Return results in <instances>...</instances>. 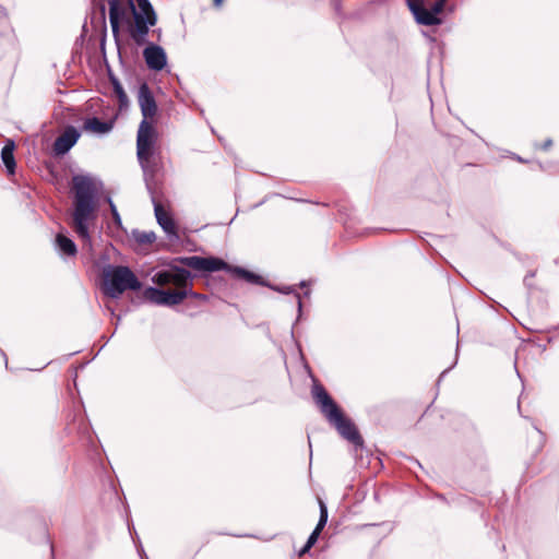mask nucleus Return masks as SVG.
<instances>
[{
    "mask_svg": "<svg viewBox=\"0 0 559 559\" xmlns=\"http://www.w3.org/2000/svg\"><path fill=\"white\" fill-rule=\"evenodd\" d=\"M139 105L143 116L136 136V156L144 176L153 178L158 169L160 151L157 145L158 133L155 128L156 102L146 85L141 86Z\"/></svg>",
    "mask_w": 559,
    "mask_h": 559,
    "instance_id": "nucleus-1",
    "label": "nucleus"
},
{
    "mask_svg": "<svg viewBox=\"0 0 559 559\" xmlns=\"http://www.w3.org/2000/svg\"><path fill=\"white\" fill-rule=\"evenodd\" d=\"M110 0L109 22L114 35H117L120 26L127 25L128 32L138 46L146 43V36L151 26L156 24L157 17L148 0Z\"/></svg>",
    "mask_w": 559,
    "mask_h": 559,
    "instance_id": "nucleus-2",
    "label": "nucleus"
},
{
    "mask_svg": "<svg viewBox=\"0 0 559 559\" xmlns=\"http://www.w3.org/2000/svg\"><path fill=\"white\" fill-rule=\"evenodd\" d=\"M73 202L70 226L83 241L91 246V228L98 212V192L92 179L84 176L73 178Z\"/></svg>",
    "mask_w": 559,
    "mask_h": 559,
    "instance_id": "nucleus-3",
    "label": "nucleus"
},
{
    "mask_svg": "<svg viewBox=\"0 0 559 559\" xmlns=\"http://www.w3.org/2000/svg\"><path fill=\"white\" fill-rule=\"evenodd\" d=\"M153 283L159 286L174 285L175 290H165L148 287L144 292L145 298L158 306H176L183 301L189 294H192V275L182 267L159 271L152 277Z\"/></svg>",
    "mask_w": 559,
    "mask_h": 559,
    "instance_id": "nucleus-4",
    "label": "nucleus"
},
{
    "mask_svg": "<svg viewBox=\"0 0 559 559\" xmlns=\"http://www.w3.org/2000/svg\"><path fill=\"white\" fill-rule=\"evenodd\" d=\"M312 394L323 415L332 425L335 426L337 431L352 443L360 445L362 443V439L359 436L356 427L349 419L344 417L343 413L324 390V388L321 385H314L312 389Z\"/></svg>",
    "mask_w": 559,
    "mask_h": 559,
    "instance_id": "nucleus-5",
    "label": "nucleus"
},
{
    "mask_svg": "<svg viewBox=\"0 0 559 559\" xmlns=\"http://www.w3.org/2000/svg\"><path fill=\"white\" fill-rule=\"evenodd\" d=\"M141 283L128 266H114L104 272V293L118 298L126 290H139Z\"/></svg>",
    "mask_w": 559,
    "mask_h": 559,
    "instance_id": "nucleus-6",
    "label": "nucleus"
},
{
    "mask_svg": "<svg viewBox=\"0 0 559 559\" xmlns=\"http://www.w3.org/2000/svg\"><path fill=\"white\" fill-rule=\"evenodd\" d=\"M417 23L426 26L440 24L438 14L443 10L445 0H406Z\"/></svg>",
    "mask_w": 559,
    "mask_h": 559,
    "instance_id": "nucleus-7",
    "label": "nucleus"
},
{
    "mask_svg": "<svg viewBox=\"0 0 559 559\" xmlns=\"http://www.w3.org/2000/svg\"><path fill=\"white\" fill-rule=\"evenodd\" d=\"M181 262L188 267L201 272H216L221 270H229V265L225 261L214 257L203 258L199 255H191L182 258Z\"/></svg>",
    "mask_w": 559,
    "mask_h": 559,
    "instance_id": "nucleus-8",
    "label": "nucleus"
},
{
    "mask_svg": "<svg viewBox=\"0 0 559 559\" xmlns=\"http://www.w3.org/2000/svg\"><path fill=\"white\" fill-rule=\"evenodd\" d=\"M143 57L148 69L160 71L167 63L165 50L157 45L151 44L143 50Z\"/></svg>",
    "mask_w": 559,
    "mask_h": 559,
    "instance_id": "nucleus-9",
    "label": "nucleus"
},
{
    "mask_svg": "<svg viewBox=\"0 0 559 559\" xmlns=\"http://www.w3.org/2000/svg\"><path fill=\"white\" fill-rule=\"evenodd\" d=\"M80 132L72 126H69L55 140L53 152L57 155H64L72 146L75 145L80 139Z\"/></svg>",
    "mask_w": 559,
    "mask_h": 559,
    "instance_id": "nucleus-10",
    "label": "nucleus"
},
{
    "mask_svg": "<svg viewBox=\"0 0 559 559\" xmlns=\"http://www.w3.org/2000/svg\"><path fill=\"white\" fill-rule=\"evenodd\" d=\"M319 506H320L319 523L317 524V527L314 528V531L310 534L306 545L300 550L299 556H302L310 550V548L318 540V537H319L321 531L323 530V527L325 526V524L328 522V509H326L325 503L321 499H319Z\"/></svg>",
    "mask_w": 559,
    "mask_h": 559,
    "instance_id": "nucleus-11",
    "label": "nucleus"
},
{
    "mask_svg": "<svg viewBox=\"0 0 559 559\" xmlns=\"http://www.w3.org/2000/svg\"><path fill=\"white\" fill-rule=\"evenodd\" d=\"M155 216L157 223L163 230L169 236H176V225L169 213L163 207L160 203L154 204Z\"/></svg>",
    "mask_w": 559,
    "mask_h": 559,
    "instance_id": "nucleus-12",
    "label": "nucleus"
},
{
    "mask_svg": "<svg viewBox=\"0 0 559 559\" xmlns=\"http://www.w3.org/2000/svg\"><path fill=\"white\" fill-rule=\"evenodd\" d=\"M114 123L111 121H102L100 119L93 117L87 118L83 122V130L96 134H105L111 131Z\"/></svg>",
    "mask_w": 559,
    "mask_h": 559,
    "instance_id": "nucleus-13",
    "label": "nucleus"
},
{
    "mask_svg": "<svg viewBox=\"0 0 559 559\" xmlns=\"http://www.w3.org/2000/svg\"><path fill=\"white\" fill-rule=\"evenodd\" d=\"M15 144L13 140H8L1 151V159L4 164L9 175L15 174V158H14Z\"/></svg>",
    "mask_w": 559,
    "mask_h": 559,
    "instance_id": "nucleus-14",
    "label": "nucleus"
},
{
    "mask_svg": "<svg viewBox=\"0 0 559 559\" xmlns=\"http://www.w3.org/2000/svg\"><path fill=\"white\" fill-rule=\"evenodd\" d=\"M57 250L67 257H74L78 252L76 246L69 237L58 234L55 241Z\"/></svg>",
    "mask_w": 559,
    "mask_h": 559,
    "instance_id": "nucleus-15",
    "label": "nucleus"
},
{
    "mask_svg": "<svg viewBox=\"0 0 559 559\" xmlns=\"http://www.w3.org/2000/svg\"><path fill=\"white\" fill-rule=\"evenodd\" d=\"M111 83L114 87V93L116 97L118 98L120 108L126 107L128 105V96L120 84V82L116 78H111Z\"/></svg>",
    "mask_w": 559,
    "mask_h": 559,
    "instance_id": "nucleus-16",
    "label": "nucleus"
},
{
    "mask_svg": "<svg viewBox=\"0 0 559 559\" xmlns=\"http://www.w3.org/2000/svg\"><path fill=\"white\" fill-rule=\"evenodd\" d=\"M233 273L249 283H259L260 276L242 267H234Z\"/></svg>",
    "mask_w": 559,
    "mask_h": 559,
    "instance_id": "nucleus-17",
    "label": "nucleus"
},
{
    "mask_svg": "<svg viewBox=\"0 0 559 559\" xmlns=\"http://www.w3.org/2000/svg\"><path fill=\"white\" fill-rule=\"evenodd\" d=\"M135 239L139 243H143V245L152 243L155 240V234L152 231L151 233H146V231L138 233L135 235Z\"/></svg>",
    "mask_w": 559,
    "mask_h": 559,
    "instance_id": "nucleus-18",
    "label": "nucleus"
},
{
    "mask_svg": "<svg viewBox=\"0 0 559 559\" xmlns=\"http://www.w3.org/2000/svg\"><path fill=\"white\" fill-rule=\"evenodd\" d=\"M108 203H109V206H110V211H111V215H112L115 224L120 226L121 225V217H120V215H119V213L117 211L116 205L112 203V201L110 199H108Z\"/></svg>",
    "mask_w": 559,
    "mask_h": 559,
    "instance_id": "nucleus-19",
    "label": "nucleus"
},
{
    "mask_svg": "<svg viewBox=\"0 0 559 559\" xmlns=\"http://www.w3.org/2000/svg\"><path fill=\"white\" fill-rule=\"evenodd\" d=\"M189 296H190V297H193V298H195V299H199V300H205V299H206V297H205L204 295H202V294H198V293H194L193 290H192V294H189V295H188V297H189Z\"/></svg>",
    "mask_w": 559,
    "mask_h": 559,
    "instance_id": "nucleus-20",
    "label": "nucleus"
},
{
    "mask_svg": "<svg viewBox=\"0 0 559 559\" xmlns=\"http://www.w3.org/2000/svg\"><path fill=\"white\" fill-rule=\"evenodd\" d=\"M551 144H552L551 140H547V141H546V142L540 146V148H542V150H547V148H549V147L551 146Z\"/></svg>",
    "mask_w": 559,
    "mask_h": 559,
    "instance_id": "nucleus-21",
    "label": "nucleus"
},
{
    "mask_svg": "<svg viewBox=\"0 0 559 559\" xmlns=\"http://www.w3.org/2000/svg\"><path fill=\"white\" fill-rule=\"evenodd\" d=\"M223 1H224V0H213L214 5H215L216 8H219V7L223 4Z\"/></svg>",
    "mask_w": 559,
    "mask_h": 559,
    "instance_id": "nucleus-22",
    "label": "nucleus"
},
{
    "mask_svg": "<svg viewBox=\"0 0 559 559\" xmlns=\"http://www.w3.org/2000/svg\"><path fill=\"white\" fill-rule=\"evenodd\" d=\"M281 292H283V293H285V294H288V293H290V292H292V289H290L289 287H287V288L281 289Z\"/></svg>",
    "mask_w": 559,
    "mask_h": 559,
    "instance_id": "nucleus-23",
    "label": "nucleus"
},
{
    "mask_svg": "<svg viewBox=\"0 0 559 559\" xmlns=\"http://www.w3.org/2000/svg\"><path fill=\"white\" fill-rule=\"evenodd\" d=\"M297 298H298V307L301 308V300H300V296L297 295Z\"/></svg>",
    "mask_w": 559,
    "mask_h": 559,
    "instance_id": "nucleus-24",
    "label": "nucleus"
},
{
    "mask_svg": "<svg viewBox=\"0 0 559 559\" xmlns=\"http://www.w3.org/2000/svg\"><path fill=\"white\" fill-rule=\"evenodd\" d=\"M2 22L8 26V21H7L5 16L3 17Z\"/></svg>",
    "mask_w": 559,
    "mask_h": 559,
    "instance_id": "nucleus-25",
    "label": "nucleus"
}]
</instances>
